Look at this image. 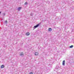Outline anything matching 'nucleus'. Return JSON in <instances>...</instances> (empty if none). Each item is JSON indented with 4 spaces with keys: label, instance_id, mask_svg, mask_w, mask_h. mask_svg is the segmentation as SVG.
I'll list each match as a JSON object with an SVG mask.
<instances>
[{
    "label": "nucleus",
    "instance_id": "12",
    "mask_svg": "<svg viewBox=\"0 0 74 74\" xmlns=\"http://www.w3.org/2000/svg\"><path fill=\"white\" fill-rule=\"evenodd\" d=\"M24 4L25 5H26V4H27V2H25Z\"/></svg>",
    "mask_w": 74,
    "mask_h": 74
},
{
    "label": "nucleus",
    "instance_id": "1",
    "mask_svg": "<svg viewBox=\"0 0 74 74\" xmlns=\"http://www.w3.org/2000/svg\"><path fill=\"white\" fill-rule=\"evenodd\" d=\"M40 23H39L38 24H37L36 25L34 26V27L33 30H34V29H36V28H37V27H38V26H40Z\"/></svg>",
    "mask_w": 74,
    "mask_h": 74
},
{
    "label": "nucleus",
    "instance_id": "2",
    "mask_svg": "<svg viewBox=\"0 0 74 74\" xmlns=\"http://www.w3.org/2000/svg\"><path fill=\"white\" fill-rule=\"evenodd\" d=\"M52 30V29L51 28H49L48 31L49 32H51Z\"/></svg>",
    "mask_w": 74,
    "mask_h": 74
},
{
    "label": "nucleus",
    "instance_id": "11",
    "mask_svg": "<svg viewBox=\"0 0 74 74\" xmlns=\"http://www.w3.org/2000/svg\"><path fill=\"white\" fill-rule=\"evenodd\" d=\"M45 73H48V70H46L45 71Z\"/></svg>",
    "mask_w": 74,
    "mask_h": 74
},
{
    "label": "nucleus",
    "instance_id": "22",
    "mask_svg": "<svg viewBox=\"0 0 74 74\" xmlns=\"http://www.w3.org/2000/svg\"><path fill=\"white\" fill-rule=\"evenodd\" d=\"M58 68H57V69Z\"/></svg>",
    "mask_w": 74,
    "mask_h": 74
},
{
    "label": "nucleus",
    "instance_id": "16",
    "mask_svg": "<svg viewBox=\"0 0 74 74\" xmlns=\"http://www.w3.org/2000/svg\"><path fill=\"white\" fill-rule=\"evenodd\" d=\"M57 67H58L57 69H59L60 68V67H59V66H57Z\"/></svg>",
    "mask_w": 74,
    "mask_h": 74
},
{
    "label": "nucleus",
    "instance_id": "15",
    "mask_svg": "<svg viewBox=\"0 0 74 74\" xmlns=\"http://www.w3.org/2000/svg\"><path fill=\"white\" fill-rule=\"evenodd\" d=\"M3 15H5V13H3Z\"/></svg>",
    "mask_w": 74,
    "mask_h": 74
},
{
    "label": "nucleus",
    "instance_id": "14",
    "mask_svg": "<svg viewBox=\"0 0 74 74\" xmlns=\"http://www.w3.org/2000/svg\"><path fill=\"white\" fill-rule=\"evenodd\" d=\"M29 74H33V72H30Z\"/></svg>",
    "mask_w": 74,
    "mask_h": 74
},
{
    "label": "nucleus",
    "instance_id": "6",
    "mask_svg": "<svg viewBox=\"0 0 74 74\" xmlns=\"http://www.w3.org/2000/svg\"><path fill=\"white\" fill-rule=\"evenodd\" d=\"M22 8V7H18V11H20L21 10V9Z\"/></svg>",
    "mask_w": 74,
    "mask_h": 74
},
{
    "label": "nucleus",
    "instance_id": "17",
    "mask_svg": "<svg viewBox=\"0 0 74 74\" xmlns=\"http://www.w3.org/2000/svg\"><path fill=\"white\" fill-rule=\"evenodd\" d=\"M45 45L46 46H47V45H48V44H45Z\"/></svg>",
    "mask_w": 74,
    "mask_h": 74
},
{
    "label": "nucleus",
    "instance_id": "20",
    "mask_svg": "<svg viewBox=\"0 0 74 74\" xmlns=\"http://www.w3.org/2000/svg\"><path fill=\"white\" fill-rule=\"evenodd\" d=\"M54 71H57V70H54Z\"/></svg>",
    "mask_w": 74,
    "mask_h": 74
},
{
    "label": "nucleus",
    "instance_id": "21",
    "mask_svg": "<svg viewBox=\"0 0 74 74\" xmlns=\"http://www.w3.org/2000/svg\"><path fill=\"white\" fill-rule=\"evenodd\" d=\"M58 68H57V69Z\"/></svg>",
    "mask_w": 74,
    "mask_h": 74
},
{
    "label": "nucleus",
    "instance_id": "18",
    "mask_svg": "<svg viewBox=\"0 0 74 74\" xmlns=\"http://www.w3.org/2000/svg\"><path fill=\"white\" fill-rule=\"evenodd\" d=\"M0 14H1V12H0Z\"/></svg>",
    "mask_w": 74,
    "mask_h": 74
},
{
    "label": "nucleus",
    "instance_id": "5",
    "mask_svg": "<svg viewBox=\"0 0 74 74\" xmlns=\"http://www.w3.org/2000/svg\"><path fill=\"white\" fill-rule=\"evenodd\" d=\"M5 67L4 65H2L1 66V69H3V68H4Z\"/></svg>",
    "mask_w": 74,
    "mask_h": 74
},
{
    "label": "nucleus",
    "instance_id": "10",
    "mask_svg": "<svg viewBox=\"0 0 74 74\" xmlns=\"http://www.w3.org/2000/svg\"><path fill=\"white\" fill-rule=\"evenodd\" d=\"M5 23H7V21H5Z\"/></svg>",
    "mask_w": 74,
    "mask_h": 74
},
{
    "label": "nucleus",
    "instance_id": "4",
    "mask_svg": "<svg viewBox=\"0 0 74 74\" xmlns=\"http://www.w3.org/2000/svg\"><path fill=\"white\" fill-rule=\"evenodd\" d=\"M26 36H29L30 35V33L29 32H27L26 33Z\"/></svg>",
    "mask_w": 74,
    "mask_h": 74
},
{
    "label": "nucleus",
    "instance_id": "8",
    "mask_svg": "<svg viewBox=\"0 0 74 74\" xmlns=\"http://www.w3.org/2000/svg\"><path fill=\"white\" fill-rule=\"evenodd\" d=\"M73 45H72L69 47V48H73Z\"/></svg>",
    "mask_w": 74,
    "mask_h": 74
},
{
    "label": "nucleus",
    "instance_id": "13",
    "mask_svg": "<svg viewBox=\"0 0 74 74\" xmlns=\"http://www.w3.org/2000/svg\"><path fill=\"white\" fill-rule=\"evenodd\" d=\"M30 15H31V16H33V14L31 13Z\"/></svg>",
    "mask_w": 74,
    "mask_h": 74
},
{
    "label": "nucleus",
    "instance_id": "7",
    "mask_svg": "<svg viewBox=\"0 0 74 74\" xmlns=\"http://www.w3.org/2000/svg\"><path fill=\"white\" fill-rule=\"evenodd\" d=\"M35 55H36V56H37L38 55V53L37 52H36L35 53Z\"/></svg>",
    "mask_w": 74,
    "mask_h": 74
},
{
    "label": "nucleus",
    "instance_id": "19",
    "mask_svg": "<svg viewBox=\"0 0 74 74\" xmlns=\"http://www.w3.org/2000/svg\"><path fill=\"white\" fill-rule=\"evenodd\" d=\"M72 8V9H74V8L73 7V8Z\"/></svg>",
    "mask_w": 74,
    "mask_h": 74
},
{
    "label": "nucleus",
    "instance_id": "3",
    "mask_svg": "<svg viewBox=\"0 0 74 74\" xmlns=\"http://www.w3.org/2000/svg\"><path fill=\"white\" fill-rule=\"evenodd\" d=\"M62 65H63V66H64V65H65V60H64L63 61Z\"/></svg>",
    "mask_w": 74,
    "mask_h": 74
},
{
    "label": "nucleus",
    "instance_id": "9",
    "mask_svg": "<svg viewBox=\"0 0 74 74\" xmlns=\"http://www.w3.org/2000/svg\"><path fill=\"white\" fill-rule=\"evenodd\" d=\"M21 56H23V53H21L20 54Z\"/></svg>",
    "mask_w": 74,
    "mask_h": 74
}]
</instances>
